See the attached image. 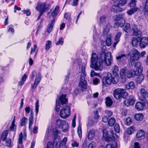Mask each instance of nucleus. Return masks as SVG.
Here are the masks:
<instances>
[{
  "label": "nucleus",
  "mask_w": 148,
  "mask_h": 148,
  "mask_svg": "<svg viewBox=\"0 0 148 148\" xmlns=\"http://www.w3.org/2000/svg\"><path fill=\"white\" fill-rule=\"evenodd\" d=\"M105 62L108 66L111 64V55L110 53L105 54L103 56V58L98 59L97 54L95 53H92L91 58V64L90 67L93 68L96 71H101L103 69L102 63Z\"/></svg>",
  "instance_id": "1"
},
{
  "label": "nucleus",
  "mask_w": 148,
  "mask_h": 148,
  "mask_svg": "<svg viewBox=\"0 0 148 148\" xmlns=\"http://www.w3.org/2000/svg\"><path fill=\"white\" fill-rule=\"evenodd\" d=\"M128 55L130 57V62L132 65L136 68L129 70L127 74V77L129 78L138 75L139 73V70L141 71L140 64L137 61L139 58L140 54L137 49H133L131 50Z\"/></svg>",
  "instance_id": "2"
},
{
  "label": "nucleus",
  "mask_w": 148,
  "mask_h": 148,
  "mask_svg": "<svg viewBox=\"0 0 148 148\" xmlns=\"http://www.w3.org/2000/svg\"><path fill=\"white\" fill-rule=\"evenodd\" d=\"M79 68L81 69V74L79 86L82 90L84 91L86 88L87 85V82L85 79V77L86 76L85 67L84 66L82 65L79 67Z\"/></svg>",
  "instance_id": "3"
},
{
  "label": "nucleus",
  "mask_w": 148,
  "mask_h": 148,
  "mask_svg": "<svg viewBox=\"0 0 148 148\" xmlns=\"http://www.w3.org/2000/svg\"><path fill=\"white\" fill-rule=\"evenodd\" d=\"M128 94L125 91V90L122 88H117L113 92L114 98L117 100H119L127 96Z\"/></svg>",
  "instance_id": "4"
},
{
  "label": "nucleus",
  "mask_w": 148,
  "mask_h": 148,
  "mask_svg": "<svg viewBox=\"0 0 148 148\" xmlns=\"http://www.w3.org/2000/svg\"><path fill=\"white\" fill-rule=\"evenodd\" d=\"M114 78L112 77L111 74L108 73L107 76L104 77L102 80V82L103 84H110L112 82L113 84H115L117 83V82L114 79Z\"/></svg>",
  "instance_id": "5"
},
{
  "label": "nucleus",
  "mask_w": 148,
  "mask_h": 148,
  "mask_svg": "<svg viewBox=\"0 0 148 148\" xmlns=\"http://www.w3.org/2000/svg\"><path fill=\"white\" fill-rule=\"evenodd\" d=\"M60 101L62 105H63L66 104L68 101L67 99L66 98V95L62 94L60 97V99H57L56 100V111H58L60 109V103L59 100Z\"/></svg>",
  "instance_id": "6"
},
{
  "label": "nucleus",
  "mask_w": 148,
  "mask_h": 148,
  "mask_svg": "<svg viewBox=\"0 0 148 148\" xmlns=\"http://www.w3.org/2000/svg\"><path fill=\"white\" fill-rule=\"evenodd\" d=\"M70 114V108L68 106L64 107L60 110V116L62 118L66 119L68 117Z\"/></svg>",
  "instance_id": "7"
},
{
  "label": "nucleus",
  "mask_w": 148,
  "mask_h": 148,
  "mask_svg": "<svg viewBox=\"0 0 148 148\" xmlns=\"http://www.w3.org/2000/svg\"><path fill=\"white\" fill-rule=\"evenodd\" d=\"M144 107L145 108H148V102L147 101H145L144 103H142L140 102H137L135 104V108L138 111L143 110Z\"/></svg>",
  "instance_id": "8"
},
{
  "label": "nucleus",
  "mask_w": 148,
  "mask_h": 148,
  "mask_svg": "<svg viewBox=\"0 0 148 148\" xmlns=\"http://www.w3.org/2000/svg\"><path fill=\"white\" fill-rule=\"evenodd\" d=\"M36 8L40 13V15H42L47 9L46 4L45 3L38 4Z\"/></svg>",
  "instance_id": "9"
},
{
  "label": "nucleus",
  "mask_w": 148,
  "mask_h": 148,
  "mask_svg": "<svg viewBox=\"0 0 148 148\" xmlns=\"http://www.w3.org/2000/svg\"><path fill=\"white\" fill-rule=\"evenodd\" d=\"M140 95L139 98L140 100L147 101L146 99L148 97V93L145 89L143 88L140 89Z\"/></svg>",
  "instance_id": "10"
},
{
  "label": "nucleus",
  "mask_w": 148,
  "mask_h": 148,
  "mask_svg": "<svg viewBox=\"0 0 148 148\" xmlns=\"http://www.w3.org/2000/svg\"><path fill=\"white\" fill-rule=\"evenodd\" d=\"M135 103L134 97L130 95L129 97L125 100L124 103L125 106H128L130 105H133Z\"/></svg>",
  "instance_id": "11"
},
{
  "label": "nucleus",
  "mask_w": 148,
  "mask_h": 148,
  "mask_svg": "<svg viewBox=\"0 0 148 148\" xmlns=\"http://www.w3.org/2000/svg\"><path fill=\"white\" fill-rule=\"evenodd\" d=\"M148 44V38L144 37L142 38L140 41L139 45L142 48H144L146 47Z\"/></svg>",
  "instance_id": "12"
},
{
  "label": "nucleus",
  "mask_w": 148,
  "mask_h": 148,
  "mask_svg": "<svg viewBox=\"0 0 148 148\" xmlns=\"http://www.w3.org/2000/svg\"><path fill=\"white\" fill-rule=\"evenodd\" d=\"M41 74L40 73H39L37 75L34 85L32 86V88L33 89H36L38 85L39 84L41 79Z\"/></svg>",
  "instance_id": "13"
},
{
  "label": "nucleus",
  "mask_w": 148,
  "mask_h": 148,
  "mask_svg": "<svg viewBox=\"0 0 148 148\" xmlns=\"http://www.w3.org/2000/svg\"><path fill=\"white\" fill-rule=\"evenodd\" d=\"M111 11L114 13H118L122 11V8L120 7L116 4H114L112 6L111 8Z\"/></svg>",
  "instance_id": "14"
},
{
  "label": "nucleus",
  "mask_w": 148,
  "mask_h": 148,
  "mask_svg": "<svg viewBox=\"0 0 148 148\" xmlns=\"http://www.w3.org/2000/svg\"><path fill=\"white\" fill-rule=\"evenodd\" d=\"M136 137L138 140L143 139L145 138V132L142 130H139L136 134Z\"/></svg>",
  "instance_id": "15"
},
{
  "label": "nucleus",
  "mask_w": 148,
  "mask_h": 148,
  "mask_svg": "<svg viewBox=\"0 0 148 148\" xmlns=\"http://www.w3.org/2000/svg\"><path fill=\"white\" fill-rule=\"evenodd\" d=\"M127 68L126 67H124L121 70L120 72L121 78L124 79V82L125 81V78L126 77H127Z\"/></svg>",
  "instance_id": "16"
},
{
  "label": "nucleus",
  "mask_w": 148,
  "mask_h": 148,
  "mask_svg": "<svg viewBox=\"0 0 148 148\" xmlns=\"http://www.w3.org/2000/svg\"><path fill=\"white\" fill-rule=\"evenodd\" d=\"M103 138L107 142H109L112 140V138L108 135V131L106 129H104L103 131Z\"/></svg>",
  "instance_id": "17"
},
{
  "label": "nucleus",
  "mask_w": 148,
  "mask_h": 148,
  "mask_svg": "<svg viewBox=\"0 0 148 148\" xmlns=\"http://www.w3.org/2000/svg\"><path fill=\"white\" fill-rule=\"evenodd\" d=\"M131 31L132 32L133 35L134 36H137L140 35L141 34V32L138 30L137 26L135 25H134L133 26Z\"/></svg>",
  "instance_id": "18"
},
{
  "label": "nucleus",
  "mask_w": 148,
  "mask_h": 148,
  "mask_svg": "<svg viewBox=\"0 0 148 148\" xmlns=\"http://www.w3.org/2000/svg\"><path fill=\"white\" fill-rule=\"evenodd\" d=\"M127 3V0H114V4H116L120 6H124Z\"/></svg>",
  "instance_id": "19"
},
{
  "label": "nucleus",
  "mask_w": 148,
  "mask_h": 148,
  "mask_svg": "<svg viewBox=\"0 0 148 148\" xmlns=\"http://www.w3.org/2000/svg\"><path fill=\"white\" fill-rule=\"evenodd\" d=\"M67 140V138L66 137H64L62 140L59 142V145H58V143H56V144L55 147H59L65 146Z\"/></svg>",
  "instance_id": "20"
},
{
  "label": "nucleus",
  "mask_w": 148,
  "mask_h": 148,
  "mask_svg": "<svg viewBox=\"0 0 148 148\" xmlns=\"http://www.w3.org/2000/svg\"><path fill=\"white\" fill-rule=\"evenodd\" d=\"M121 34V32H118L116 34L115 38V42L113 45L114 47L115 48L116 47V45L120 40V38Z\"/></svg>",
  "instance_id": "21"
},
{
  "label": "nucleus",
  "mask_w": 148,
  "mask_h": 148,
  "mask_svg": "<svg viewBox=\"0 0 148 148\" xmlns=\"http://www.w3.org/2000/svg\"><path fill=\"white\" fill-rule=\"evenodd\" d=\"M95 131L93 129L90 130L88 133L87 138L89 140H91L95 136Z\"/></svg>",
  "instance_id": "22"
},
{
  "label": "nucleus",
  "mask_w": 148,
  "mask_h": 148,
  "mask_svg": "<svg viewBox=\"0 0 148 148\" xmlns=\"http://www.w3.org/2000/svg\"><path fill=\"white\" fill-rule=\"evenodd\" d=\"M54 19L51 20L48 25L47 28V31L48 33H50L55 23Z\"/></svg>",
  "instance_id": "23"
},
{
  "label": "nucleus",
  "mask_w": 148,
  "mask_h": 148,
  "mask_svg": "<svg viewBox=\"0 0 148 148\" xmlns=\"http://www.w3.org/2000/svg\"><path fill=\"white\" fill-rule=\"evenodd\" d=\"M112 70L113 74L115 77L116 78V77L118 76L119 75V68L118 67L115 65L113 66L112 67Z\"/></svg>",
  "instance_id": "24"
},
{
  "label": "nucleus",
  "mask_w": 148,
  "mask_h": 148,
  "mask_svg": "<svg viewBox=\"0 0 148 148\" xmlns=\"http://www.w3.org/2000/svg\"><path fill=\"white\" fill-rule=\"evenodd\" d=\"M135 85L133 82H130L125 85L127 90L133 89L135 88Z\"/></svg>",
  "instance_id": "25"
},
{
  "label": "nucleus",
  "mask_w": 148,
  "mask_h": 148,
  "mask_svg": "<svg viewBox=\"0 0 148 148\" xmlns=\"http://www.w3.org/2000/svg\"><path fill=\"white\" fill-rule=\"evenodd\" d=\"M138 10V8L137 7H135L133 8H131L130 10H127L126 12V13L129 15H131L135 12Z\"/></svg>",
  "instance_id": "26"
},
{
  "label": "nucleus",
  "mask_w": 148,
  "mask_h": 148,
  "mask_svg": "<svg viewBox=\"0 0 148 148\" xmlns=\"http://www.w3.org/2000/svg\"><path fill=\"white\" fill-rule=\"evenodd\" d=\"M143 114L141 113H138L134 115V118L137 121H141L144 117Z\"/></svg>",
  "instance_id": "27"
},
{
  "label": "nucleus",
  "mask_w": 148,
  "mask_h": 148,
  "mask_svg": "<svg viewBox=\"0 0 148 148\" xmlns=\"http://www.w3.org/2000/svg\"><path fill=\"white\" fill-rule=\"evenodd\" d=\"M111 27L110 24L109 23L106 24L104 26L103 33L104 35L107 34L109 31Z\"/></svg>",
  "instance_id": "28"
},
{
  "label": "nucleus",
  "mask_w": 148,
  "mask_h": 148,
  "mask_svg": "<svg viewBox=\"0 0 148 148\" xmlns=\"http://www.w3.org/2000/svg\"><path fill=\"white\" fill-rule=\"evenodd\" d=\"M62 129L63 132H66L69 130V126L68 123L66 122H64L62 126Z\"/></svg>",
  "instance_id": "29"
},
{
  "label": "nucleus",
  "mask_w": 148,
  "mask_h": 148,
  "mask_svg": "<svg viewBox=\"0 0 148 148\" xmlns=\"http://www.w3.org/2000/svg\"><path fill=\"white\" fill-rule=\"evenodd\" d=\"M60 7L58 6H56L51 13V15L53 18H55L57 15L59 11Z\"/></svg>",
  "instance_id": "30"
},
{
  "label": "nucleus",
  "mask_w": 148,
  "mask_h": 148,
  "mask_svg": "<svg viewBox=\"0 0 148 148\" xmlns=\"http://www.w3.org/2000/svg\"><path fill=\"white\" fill-rule=\"evenodd\" d=\"M139 41L136 37H133L132 39V44L134 47H136L138 45Z\"/></svg>",
  "instance_id": "31"
},
{
  "label": "nucleus",
  "mask_w": 148,
  "mask_h": 148,
  "mask_svg": "<svg viewBox=\"0 0 148 148\" xmlns=\"http://www.w3.org/2000/svg\"><path fill=\"white\" fill-rule=\"evenodd\" d=\"M139 75L137 77L136 82L138 83H140L144 79V76L142 74H139Z\"/></svg>",
  "instance_id": "32"
},
{
  "label": "nucleus",
  "mask_w": 148,
  "mask_h": 148,
  "mask_svg": "<svg viewBox=\"0 0 148 148\" xmlns=\"http://www.w3.org/2000/svg\"><path fill=\"white\" fill-rule=\"evenodd\" d=\"M37 47V46L36 45H34V48H33L32 47L31 48V51L30 52V54L31 55H32L34 53V58H35L36 57V55L37 54V52H35L36 50V49Z\"/></svg>",
  "instance_id": "33"
},
{
  "label": "nucleus",
  "mask_w": 148,
  "mask_h": 148,
  "mask_svg": "<svg viewBox=\"0 0 148 148\" xmlns=\"http://www.w3.org/2000/svg\"><path fill=\"white\" fill-rule=\"evenodd\" d=\"M112 102L111 99L109 97H107L106 99V103L107 106L110 107L112 104Z\"/></svg>",
  "instance_id": "34"
},
{
  "label": "nucleus",
  "mask_w": 148,
  "mask_h": 148,
  "mask_svg": "<svg viewBox=\"0 0 148 148\" xmlns=\"http://www.w3.org/2000/svg\"><path fill=\"white\" fill-rule=\"evenodd\" d=\"M135 127L132 126L129 127L127 129V133L128 134L131 135L132 134L135 130Z\"/></svg>",
  "instance_id": "35"
},
{
  "label": "nucleus",
  "mask_w": 148,
  "mask_h": 148,
  "mask_svg": "<svg viewBox=\"0 0 148 148\" xmlns=\"http://www.w3.org/2000/svg\"><path fill=\"white\" fill-rule=\"evenodd\" d=\"M125 23V20L124 19H122V20L117 21L116 23V24L118 27H122L124 25Z\"/></svg>",
  "instance_id": "36"
},
{
  "label": "nucleus",
  "mask_w": 148,
  "mask_h": 148,
  "mask_svg": "<svg viewBox=\"0 0 148 148\" xmlns=\"http://www.w3.org/2000/svg\"><path fill=\"white\" fill-rule=\"evenodd\" d=\"M65 121H62V120L60 119H58L56 122V127H60L62 124V125L63 124V123Z\"/></svg>",
  "instance_id": "37"
},
{
  "label": "nucleus",
  "mask_w": 148,
  "mask_h": 148,
  "mask_svg": "<svg viewBox=\"0 0 148 148\" xmlns=\"http://www.w3.org/2000/svg\"><path fill=\"white\" fill-rule=\"evenodd\" d=\"M106 148H117V143L115 142L112 144H108L107 145Z\"/></svg>",
  "instance_id": "38"
},
{
  "label": "nucleus",
  "mask_w": 148,
  "mask_h": 148,
  "mask_svg": "<svg viewBox=\"0 0 148 148\" xmlns=\"http://www.w3.org/2000/svg\"><path fill=\"white\" fill-rule=\"evenodd\" d=\"M8 134V132L7 130L3 132L1 136V139L3 140H5Z\"/></svg>",
  "instance_id": "39"
},
{
  "label": "nucleus",
  "mask_w": 148,
  "mask_h": 148,
  "mask_svg": "<svg viewBox=\"0 0 148 148\" xmlns=\"http://www.w3.org/2000/svg\"><path fill=\"white\" fill-rule=\"evenodd\" d=\"M130 24L129 23H127L123 28V30L126 32L128 33L129 31V29H130Z\"/></svg>",
  "instance_id": "40"
},
{
  "label": "nucleus",
  "mask_w": 148,
  "mask_h": 148,
  "mask_svg": "<svg viewBox=\"0 0 148 148\" xmlns=\"http://www.w3.org/2000/svg\"><path fill=\"white\" fill-rule=\"evenodd\" d=\"M16 129V126L15 124H11L9 128V130L10 131L15 132Z\"/></svg>",
  "instance_id": "41"
},
{
  "label": "nucleus",
  "mask_w": 148,
  "mask_h": 148,
  "mask_svg": "<svg viewBox=\"0 0 148 148\" xmlns=\"http://www.w3.org/2000/svg\"><path fill=\"white\" fill-rule=\"evenodd\" d=\"M51 42L50 40H48L46 42L45 45V49L48 50L51 47Z\"/></svg>",
  "instance_id": "42"
},
{
  "label": "nucleus",
  "mask_w": 148,
  "mask_h": 148,
  "mask_svg": "<svg viewBox=\"0 0 148 148\" xmlns=\"http://www.w3.org/2000/svg\"><path fill=\"white\" fill-rule=\"evenodd\" d=\"M27 119L24 117L21 120V125L22 126L25 125L27 123Z\"/></svg>",
  "instance_id": "43"
},
{
  "label": "nucleus",
  "mask_w": 148,
  "mask_h": 148,
  "mask_svg": "<svg viewBox=\"0 0 148 148\" xmlns=\"http://www.w3.org/2000/svg\"><path fill=\"white\" fill-rule=\"evenodd\" d=\"M115 122V119L113 118H111L108 121V125L110 126L113 125Z\"/></svg>",
  "instance_id": "44"
},
{
  "label": "nucleus",
  "mask_w": 148,
  "mask_h": 148,
  "mask_svg": "<svg viewBox=\"0 0 148 148\" xmlns=\"http://www.w3.org/2000/svg\"><path fill=\"white\" fill-rule=\"evenodd\" d=\"M27 75L25 74L22 78V80L21 82H19L18 85L20 86L22 85L24 82L26 80L27 78Z\"/></svg>",
  "instance_id": "45"
},
{
  "label": "nucleus",
  "mask_w": 148,
  "mask_h": 148,
  "mask_svg": "<svg viewBox=\"0 0 148 148\" xmlns=\"http://www.w3.org/2000/svg\"><path fill=\"white\" fill-rule=\"evenodd\" d=\"M125 15L124 14H122L118 15L116 18V19L117 21H119L122 20V19H124L123 18V16Z\"/></svg>",
  "instance_id": "46"
},
{
  "label": "nucleus",
  "mask_w": 148,
  "mask_h": 148,
  "mask_svg": "<svg viewBox=\"0 0 148 148\" xmlns=\"http://www.w3.org/2000/svg\"><path fill=\"white\" fill-rule=\"evenodd\" d=\"M77 132L79 137L81 138L82 136V131L81 126L79 125L77 128Z\"/></svg>",
  "instance_id": "47"
},
{
  "label": "nucleus",
  "mask_w": 148,
  "mask_h": 148,
  "mask_svg": "<svg viewBox=\"0 0 148 148\" xmlns=\"http://www.w3.org/2000/svg\"><path fill=\"white\" fill-rule=\"evenodd\" d=\"M39 100L37 99L35 103V110L36 112V114L37 115L38 112L39 107L38 105Z\"/></svg>",
  "instance_id": "48"
},
{
  "label": "nucleus",
  "mask_w": 148,
  "mask_h": 148,
  "mask_svg": "<svg viewBox=\"0 0 148 148\" xmlns=\"http://www.w3.org/2000/svg\"><path fill=\"white\" fill-rule=\"evenodd\" d=\"M63 43V39L62 37H60L59 38L58 41L56 42V44L57 45H62Z\"/></svg>",
  "instance_id": "49"
},
{
  "label": "nucleus",
  "mask_w": 148,
  "mask_h": 148,
  "mask_svg": "<svg viewBox=\"0 0 148 148\" xmlns=\"http://www.w3.org/2000/svg\"><path fill=\"white\" fill-rule=\"evenodd\" d=\"M106 16L105 15H103L101 16L99 19V24H102L106 21Z\"/></svg>",
  "instance_id": "50"
},
{
  "label": "nucleus",
  "mask_w": 148,
  "mask_h": 148,
  "mask_svg": "<svg viewBox=\"0 0 148 148\" xmlns=\"http://www.w3.org/2000/svg\"><path fill=\"white\" fill-rule=\"evenodd\" d=\"M106 43L107 46H110L111 43V37L110 36L107 38L106 41Z\"/></svg>",
  "instance_id": "51"
},
{
  "label": "nucleus",
  "mask_w": 148,
  "mask_h": 148,
  "mask_svg": "<svg viewBox=\"0 0 148 148\" xmlns=\"http://www.w3.org/2000/svg\"><path fill=\"white\" fill-rule=\"evenodd\" d=\"M126 58V55L125 54H122L116 57V59L118 60L121 59L124 60Z\"/></svg>",
  "instance_id": "52"
},
{
  "label": "nucleus",
  "mask_w": 148,
  "mask_h": 148,
  "mask_svg": "<svg viewBox=\"0 0 148 148\" xmlns=\"http://www.w3.org/2000/svg\"><path fill=\"white\" fill-rule=\"evenodd\" d=\"M33 118L31 116L29 117V128L30 129L32 127V125L33 124Z\"/></svg>",
  "instance_id": "53"
},
{
  "label": "nucleus",
  "mask_w": 148,
  "mask_h": 148,
  "mask_svg": "<svg viewBox=\"0 0 148 148\" xmlns=\"http://www.w3.org/2000/svg\"><path fill=\"white\" fill-rule=\"evenodd\" d=\"M136 0H131L129 3L130 6V7H135L136 4Z\"/></svg>",
  "instance_id": "54"
},
{
  "label": "nucleus",
  "mask_w": 148,
  "mask_h": 148,
  "mask_svg": "<svg viewBox=\"0 0 148 148\" xmlns=\"http://www.w3.org/2000/svg\"><path fill=\"white\" fill-rule=\"evenodd\" d=\"M114 130L117 133H119L120 132V127L118 124H116L114 126Z\"/></svg>",
  "instance_id": "55"
},
{
  "label": "nucleus",
  "mask_w": 148,
  "mask_h": 148,
  "mask_svg": "<svg viewBox=\"0 0 148 148\" xmlns=\"http://www.w3.org/2000/svg\"><path fill=\"white\" fill-rule=\"evenodd\" d=\"M54 144L51 141H49L47 144V148H54Z\"/></svg>",
  "instance_id": "56"
},
{
  "label": "nucleus",
  "mask_w": 148,
  "mask_h": 148,
  "mask_svg": "<svg viewBox=\"0 0 148 148\" xmlns=\"http://www.w3.org/2000/svg\"><path fill=\"white\" fill-rule=\"evenodd\" d=\"M23 133L22 132L20 133L19 135V138L18 139V142L20 144H22L23 143Z\"/></svg>",
  "instance_id": "57"
},
{
  "label": "nucleus",
  "mask_w": 148,
  "mask_h": 148,
  "mask_svg": "<svg viewBox=\"0 0 148 148\" xmlns=\"http://www.w3.org/2000/svg\"><path fill=\"white\" fill-rule=\"evenodd\" d=\"M93 82L94 85H97L100 82V79L97 78H95L93 80Z\"/></svg>",
  "instance_id": "58"
},
{
  "label": "nucleus",
  "mask_w": 148,
  "mask_h": 148,
  "mask_svg": "<svg viewBox=\"0 0 148 148\" xmlns=\"http://www.w3.org/2000/svg\"><path fill=\"white\" fill-rule=\"evenodd\" d=\"M100 75L99 73H96L93 70H92L90 73V76L91 77H93L95 76H99Z\"/></svg>",
  "instance_id": "59"
},
{
  "label": "nucleus",
  "mask_w": 148,
  "mask_h": 148,
  "mask_svg": "<svg viewBox=\"0 0 148 148\" xmlns=\"http://www.w3.org/2000/svg\"><path fill=\"white\" fill-rule=\"evenodd\" d=\"M132 123L131 119L130 117H128L126 120V124L127 125H129Z\"/></svg>",
  "instance_id": "60"
},
{
  "label": "nucleus",
  "mask_w": 148,
  "mask_h": 148,
  "mask_svg": "<svg viewBox=\"0 0 148 148\" xmlns=\"http://www.w3.org/2000/svg\"><path fill=\"white\" fill-rule=\"evenodd\" d=\"M99 117V116L98 114V110H96L94 112V118L96 119H98Z\"/></svg>",
  "instance_id": "61"
},
{
  "label": "nucleus",
  "mask_w": 148,
  "mask_h": 148,
  "mask_svg": "<svg viewBox=\"0 0 148 148\" xmlns=\"http://www.w3.org/2000/svg\"><path fill=\"white\" fill-rule=\"evenodd\" d=\"M5 145L8 147H10L11 145V140L10 139L7 140L5 142Z\"/></svg>",
  "instance_id": "62"
},
{
  "label": "nucleus",
  "mask_w": 148,
  "mask_h": 148,
  "mask_svg": "<svg viewBox=\"0 0 148 148\" xmlns=\"http://www.w3.org/2000/svg\"><path fill=\"white\" fill-rule=\"evenodd\" d=\"M96 143L94 142H92L89 145L88 148H93L95 146Z\"/></svg>",
  "instance_id": "63"
},
{
  "label": "nucleus",
  "mask_w": 148,
  "mask_h": 148,
  "mask_svg": "<svg viewBox=\"0 0 148 148\" xmlns=\"http://www.w3.org/2000/svg\"><path fill=\"white\" fill-rule=\"evenodd\" d=\"M145 11L148 12V0H146L145 6Z\"/></svg>",
  "instance_id": "64"
}]
</instances>
